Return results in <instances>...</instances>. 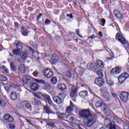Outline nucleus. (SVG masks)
<instances>
[{
	"label": "nucleus",
	"mask_w": 129,
	"mask_h": 129,
	"mask_svg": "<svg viewBox=\"0 0 129 129\" xmlns=\"http://www.w3.org/2000/svg\"><path fill=\"white\" fill-rule=\"evenodd\" d=\"M14 26H15V29H19V23L15 22Z\"/></svg>",
	"instance_id": "obj_49"
},
{
	"label": "nucleus",
	"mask_w": 129,
	"mask_h": 129,
	"mask_svg": "<svg viewBox=\"0 0 129 129\" xmlns=\"http://www.w3.org/2000/svg\"><path fill=\"white\" fill-rule=\"evenodd\" d=\"M4 120L9 122H13L14 121V117L12 116L10 114H6L3 117Z\"/></svg>",
	"instance_id": "obj_11"
},
{
	"label": "nucleus",
	"mask_w": 129,
	"mask_h": 129,
	"mask_svg": "<svg viewBox=\"0 0 129 129\" xmlns=\"http://www.w3.org/2000/svg\"><path fill=\"white\" fill-rule=\"evenodd\" d=\"M72 107L71 106H68L67 107V112H68L69 113H70V112H71V111H72Z\"/></svg>",
	"instance_id": "obj_43"
},
{
	"label": "nucleus",
	"mask_w": 129,
	"mask_h": 129,
	"mask_svg": "<svg viewBox=\"0 0 129 129\" xmlns=\"http://www.w3.org/2000/svg\"><path fill=\"white\" fill-rule=\"evenodd\" d=\"M76 33L77 34V35H78V36H79V37H80V38H82V36H81V35H80V34H79V29L76 30Z\"/></svg>",
	"instance_id": "obj_55"
},
{
	"label": "nucleus",
	"mask_w": 129,
	"mask_h": 129,
	"mask_svg": "<svg viewBox=\"0 0 129 129\" xmlns=\"http://www.w3.org/2000/svg\"><path fill=\"white\" fill-rule=\"evenodd\" d=\"M21 32L22 33V35L25 36H28L29 33V30L27 29H26L25 27H21Z\"/></svg>",
	"instance_id": "obj_20"
},
{
	"label": "nucleus",
	"mask_w": 129,
	"mask_h": 129,
	"mask_svg": "<svg viewBox=\"0 0 129 129\" xmlns=\"http://www.w3.org/2000/svg\"><path fill=\"white\" fill-rule=\"evenodd\" d=\"M79 114L84 119V124L88 127H91L96 122V117L94 115L91 114L88 109L81 110Z\"/></svg>",
	"instance_id": "obj_1"
},
{
	"label": "nucleus",
	"mask_w": 129,
	"mask_h": 129,
	"mask_svg": "<svg viewBox=\"0 0 129 129\" xmlns=\"http://www.w3.org/2000/svg\"><path fill=\"white\" fill-rule=\"evenodd\" d=\"M57 117L59 120H64V118L66 117V114L65 113H60L57 115Z\"/></svg>",
	"instance_id": "obj_26"
},
{
	"label": "nucleus",
	"mask_w": 129,
	"mask_h": 129,
	"mask_svg": "<svg viewBox=\"0 0 129 129\" xmlns=\"http://www.w3.org/2000/svg\"><path fill=\"white\" fill-rule=\"evenodd\" d=\"M25 106L26 108H27V109H29V110H32V105L30 104L29 102H26L25 103Z\"/></svg>",
	"instance_id": "obj_30"
},
{
	"label": "nucleus",
	"mask_w": 129,
	"mask_h": 129,
	"mask_svg": "<svg viewBox=\"0 0 129 129\" xmlns=\"http://www.w3.org/2000/svg\"><path fill=\"white\" fill-rule=\"evenodd\" d=\"M129 75L127 73H124L122 74L118 77V81L120 83H123L127 78H128Z\"/></svg>",
	"instance_id": "obj_5"
},
{
	"label": "nucleus",
	"mask_w": 129,
	"mask_h": 129,
	"mask_svg": "<svg viewBox=\"0 0 129 129\" xmlns=\"http://www.w3.org/2000/svg\"><path fill=\"white\" fill-rule=\"evenodd\" d=\"M21 53V50L19 49H13V55H18L20 54Z\"/></svg>",
	"instance_id": "obj_31"
},
{
	"label": "nucleus",
	"mask_w": 129,
	"mask_h": 129,
	"mask_svg": "<svg viewBox=\"0 0 129 129\" xmlns=\"http://www.w3.org/2000/svg\"><path fill=\"white\" fill-rule=\"evenodd\" d=\"M44 89H50L51 88V85L48 83H45Z\"/></svg>",
	"instance_id": "obj_40"
},
{
	"label": "nucleus",
	"mask_w": 129,
	"mask_h": 129,
	"mask_svg": "<svg viewBox=\"0 0 129 129\" xmlns=\"http://www.w3.org/2000/svg\"><path fill=\"white\" fill-rule=\"evenodd\" d=\"M18 70L21 73H26V66L23 63H21L18 67Z\"/></svg>",
	"instance_id": "obj_16"
},
{
	"label": "nucleus",
	"mask_w": 129,
	"mask_h": 129,
	"mask_svg": "<svg viewBox=\"0 0 129 129\" xmlns=\"http://www.w3.org/2000/svg\"><path fill=\"white\" fill-rule=\"evenodd\" d=\"M120 72H121V68L116 67L110 71V73L111 75H117V74H120Z\"/></svg>",
	"instance_id": "obj_7"
},
{
	"label": "nucleus",
	"mask_w": 129,
	"mask_h": 129,
	"mask_svg": "<svg viewBox=\"0 0 129 129\" xmlns=\"http://www.w3.org/2000/svg\"><path fill=\"white\" fill-rule=\"evenodd\" d=\"M70 105L71 107H74V104H73V103L71 101H70Z\"/></svg>",
	"instance_id": "obj_59"
},
{
	"label": "nucleus",
	"mask_w": 129,
	"mask_h": 129,
	"mask_svg": "<svg viewBox=\"0 0 129 129\" xmlns=\"http://www.w3.org/2000/svg\"><path fill=\"white\" fill-rule=\"evenodd\" d=\"M77 93H78V88L75 85H73L71 90L70 96L71 97H74L77 95Z\"/></svg>",
	"instance_id": "obj_6"
},
{
	"label": "nucleus",
	"mask_w": 129,
	"mask_h": 129,
	"mask_svg": "<svg viewBox=\"0 0 129 129\" xmlns=\"http://www.w3.org/2000/svg\"><path fill=\"white\" fill-rule=\"evenodd\" d=\"M69 120H72V121L74 120V117H70L69 118Z\"/></svg>",
	"instance_id": "obj_63"
},
{
	"label": "nucleus",
	"mask_w": 129,
	"mask_h": 129,
	"mask_svg": "<svg viewBox=\"0 0 129 129\" xmlns=\"http://www.w3.org/2000/svg\"><path fill=\"white\" fill-rule=\"evenodd\" d=\"M34 101L35 103V105H41V101L40 100H39L36 98H34Z\"/></svg>",
	"instance_id": "obj_38"
},
{
	"label": "nucleus",
	"mask_w": 129,
	"mask_h": 129,
	"mask_svg": "<svg viewBox=\"0 0 129 129\" xmlns=\"http://www.w3.org/2000/svg\"><path fill=\"white\" fill-rule=\"evenodd\" d=\"M113 14L115 17V18H116V19H118V20H122V19H123V17L122 16V14H121V13L118 11V10H115L113 11Z\"/></svg>",
	"instance_id": "obj_10"
},
{
	"label": "nucleus",
	"mask_w": 129,
	"mask_h": 129,
	"mask_svg": "<svg viewBox=\"0 0 129 129\" xmlns=\"http://www.w3.org/2000/svg\"><path fill=\"white\" fill-rule=\"evenodd\" d=\"M72 76V74H71V72H67L66 73V77H68L69 78H71Z\"/></svg>",
	"instance_id": "obj_42"
},
{
	"label": "nucleus",
	"mask_w": 129,
	"mask_h": 129,
	"mask_svg": "<svg viewBox=\"0 0 129 129\" xmlns=\"http://www.w3.org/2000/svg\"><path fill=\"white\" fill-rule=\"evenodd\" d=\"M18 62H19V63H21L22 62V59H21V58H18L17 59Z\"/></svg>",
	"instance_id": "obj_64"
},
{
	"label": "nucleus",
	"mask_w": 129,
	"mask_h": 129,
	"mask_svg": "<svg viewBox=\"0 0 129 129\" xmlns=\"http://www.w3.org/2000/svg\"><path fill=\"white\" fill-rule=\"evenodd\" d=\"M79 96L81 97H87L88 96V92L87 91H83L79 93Z\"/></svg>",
	"instance_id": "obj_23"
},
{
	"label": "nucleus",
	"mask_w": 129,
	"mask_h": 129,
	"mask_svg": "<svg viewBox=\"0 0 129 129\" xmlns=\"http://www.w3.org/2000/svg\"><path fill=\"white\" fill-rule=\"evenodd\" d=\"M46 125H48V127H50L52 128H55V127H56V125H55V123L52 121L47 122Z\"/></svg>",
	"instance_id": "obj_24"
},
{
	"label": "nucleus",
	"mask_w": 129,
	"mask_h": 129,
	"mask_svg": "<svg viewBox=\"0 0 129 129\" xmlns=\"http://www.w3.org/2000/svg\"><path fill=\"white\" fill-rule=\"evenodd\" d=\"M90 68L92 70V71H96L97 70H99V68L97 63L96 62H92L90 65Z\"/></svg>",
	"instance_id": "obj_14"
},
{
	"label": "nucleus",
	"mask_w": 129,
	"mask_h": 129,
	"mask_svg": "<svg viewBox=\"0 0 129 129\" xmlns=\"http://www.w3.org/2000/svg\"><path fill=\"white\" fill-rule=\"evenodd\" d=\"M29 50L32 52V54H34V53H35V51H34V49L32 47H29Z\"/></svg>",
	"instance_id": "obj_58"
},
{
	"label": "nucleus",
	"mask_w": 129,
	"mask_h": 129,
	"mask_svg": "<svg viewBox=\"0 0 129 129\" xmlns=\"http://www.w3.org/2000/svg\"><path fill=\"white\" fill-rule=\"evenodd\" d=\"M34 80L36 82H37L38 83H40V84H45V82L44 80H38L37 79H35Z\"/></svg>",
	"instance_id": "obj_37"
},
{
	"label": "nucleus",
	"mask_w": 129,
	"mask_h": 129,
	"mask_svg": "<svg viewBox=\"0 0 129 129\" xmlns=\"http://www.w3.org/2000/svg\"><path fill=\"white\" fill-rule=\"evenodd\" d=\"M51 23V21L49 20V19H47L45 20V25H49Z\"/></svg>",
	"instance_id": "obj_48"
},
{
	"label": "nucleus",
	"mask_w": 129,
	"mask_h": 129,
	"mask_svg": "<svg viewBox=\"0 0 129 129\" xmlns=\"http://www.w3.org/2000/svg\"><path fill=\"white\" fill-rule=\"evenodd\" d=\"M33 75L34 76V77H37L38 75H39V73L35 71L33 72Z\"/></svg>",
	"instance_id": "obj_47"
},
{
	"label": "nucleus",
	"mask_w": 129,
	"mask_h": 129,
	"mask_svg": "<svg viewBox=\"0 0 129 129\" xmlns=\"http://www.w3.org/2000/svg\"><path fill=\"white\" fill-rule=\"evenodd\" d=\"M20 57L24 61H26V59L28 58V54L26 52H21L20 53Z\"/></svg>",
	"instance_id": "obj_27"
},
{
	"label": "nucleus",
	"mask_w": 129,
	"mask_h": 129,
	"mask_svg": "<svg viewBox=\"0 0 129 129\" xmlns=\"http://www.w3.org/2000/svg\"><path fill=\"white\" fill-rule=\"evenodd\" d=\"M43 73L47 79L51 78V77H52V76L54 75V73L53 72V71L50 70L49 69H46L44 70L43 71Z\"/></svg>",
	"instance_id": "obj_3"
},
{
	"label": "nucleus",
	"mask_w": 129,
	"mask_h": 129,
	"mask_svg": "<svg viewBox=\"0 0 129 129\" xmlns=\"http://www.w3.org/2000/svg\"><path fill=\"white\" fill-rule=\"evenodd\" d=\"M115 39L120 42L122 45H125V38L121 36L119 33L116 34Z\"/></svg>",
	"instance_id": "obj_8"
},
{
	"label": "nucleus",
	"mask_w": 129,
	"mask_h": 129,
	"mask_svg": "<svg viewBox=\"0 0 129 129\" xmlns=\"http://www.w3.org/2000/svg\"><path fill=\"white\" fill-rule=\"evenodd\" d=\"M97 75L100 76V77H102L103 76V74L101 72V69H99V70L96 71Z\"/></svg>",
	"instance_id": "obj_34"
},
{
	"label": "nucleus",
	"mask_w": 129,
	"mask_h": 129,
	"mask_svg": "<svg viewBox=\"0 0 129 129\" xmlns=\"http://www.w3.org/2000/svg\"><path fill=\"white\" fill-rule=\"evenodd\" d=\"M6 105H7V102H6V101L1 99L0 100V106H1L2 107H5Z\"/></svg>",
	"instance_id": "obj_33"
},
{
	"label": "nucleus",
	"mask_w": 129,
	"mask_h": 129,
	"mask_svg": "<svg viewBox=\"0 0 129 129\" xmlns=\"http://www.w3.org/2000/svg\"><path fill=\"white\" fill-rule=\"evenodd\" d=\"M113 121V122H115V123H116V122H118V120H117L116 118H114L112 120Z\"/></svg>",
	"instance_id": "obj_57"
},
{
	"label": "nucleus",
	"mask_w": 129,
	"mask_h": 129,
	"mask_svg": "<svg viewBox=\"0 0 129 129\" xmlns=\"http://www.w3.org/2000/svg\"><path fill=\"white\" fill-rule=\"evenodd\" d=\"M104 101H109V97H105L103 99Z\"/></svg>",
	"instance_id": "obj_51"
},
{
	"label": "nucleus",
	"mask_w": 129,
	"mask_h": 129,
	"mask_svg": "<svg viewBox=\"0 0 129 129\" xmlns=\"http://www.w3.org/2000/svg\"><path fill=\"white\" fill-rule=\"evenodd\" d=\"M2 69H3L4 71L6 72V73H9V70L6 67V66H3L2 67Z\"/></svg>",
	"instance_id": "obj_45"
},
{
	"label": "nucleus",
	"mask_w": 129,
	"mask_h": 129,
	"mask_svg": "<svg viewBox=\"0 0 129 129\" xmlns=\"http://www.w3.org/2000/svg\"><path fill=\"white\" fill-rule=\"evenodd\" d=\"M69 124H70L72 126H75V124L74 122H70Z\"/></svg>",
	"instance_id": "obj_60"
},
{
	"label": "nucleus",
	"mask_w": 129,
	"mask_h": 129,
	"mask_svg": "<svg viewBox=\"0 0 129 129\" xmlns=\"http://www.w3.org/2000/svg\"><path fill=\"white\" fill-rule=\"evenodd\" d=\"M97 64L99 67V69L100 68H103L104 67V65L103 64V62L100 60H98L97 61Z\"/></svg>",
	"instance_id": "obj_29"
},
{
	"label": "nucleus",
	"mask_w": 129,
	"mask_h": 129,
	"mask_svg": "<svg viewBox=\"0 0 129 129\" xmlns=\"http://www.w3.org/2000/svg\"><path fill=\"white\" fill-rule=\"evenodd\" d=\"M109 125V129H116V126L111 123L108 124Z\"/></svg>",
	"instance_id": "obj_41"
},
{
	"label": "nucleus",
	"mask_w": 129,
	"mask_h": 129,
	"mask_svg": "<svg viewBox=\"0 0 129 129\" xmlns=\"http://www.w3.org/2000/svg\"><path fill=\"white\" fill-rule=\"evenodd\" d=\"M10 98L12 100H16L17 98H18V95L17 93L15 91H12L11 93Z\"/></svg>",
	"instance_id": "obj_21"
},
{
	"label": "nucleus",
	"mask_w": 129,
	"mask_h": 129,
	"mask_svg": "<svg viewBox=\"0 0 129 129\" xmlns=\"http://www.w3.org/2000/svg\"><path fill=\"white\" fill-rule=\"evenodd\" d=\"M43 16V14L40 13V14H39V15H38V16H37V21H39V19H40V18H41V16Z\"/></svg>",
	"instance_id": "obj_56"
},
{
	"label": "nucleus",
	"mask_w": 129,
	"mask_h": 129,
	"mask_svg": "<svg viewBox=\"0 0 129 129\" xmlns=\"http://www.w3.org/2000/svg\"><path fill=\"white\" fill-rule=\"evenodd\" d=\"M9 126L10 128H12V129L16 128V126L12 123L9 124Z\"/></svg>",
	"instance_id": "obj_46"
},
{
	"label": "nucleus",
	"mask_w": 129,
	"mask_h": 129,
	"mask_svg": "<svg viewBox=\"0 0 129 129\" xmlns=\"http://www.w3.org/2000/svg\"><path fill=\"white\" fill-rule=\"evenodd\" d=\"M10 68L12 72H16L17 71V67H16L15 63L13 61L10 63Z\"/></svg>",
	"instance_id": "obj_22"
},
{
	"label": "nucleus",
	"mask_w": 129,
	"mask_h": 129,
	"mask_svg": "<svg viewBox=\"0 0 129 129\" xmlns=\"http://www.w3.org/2000/svg\"><path fill=\"white\" fill-rule=\"evenodd\" d=\"M14 45H16L17 46V49L20 50V51L23 49V45L20 42H18L17 43L15 42Z\"/></svg>",
	"instance_id": "obj_28"
},
{
	"label": "nucleus",
	"mask_w": 129,
	"mask_h": 129,
	"mask_svg": "<svg viewBox=\"0 0 129 129\" xmlns=\"http://www.w3.org/2000/svg\"><path fill=\"white\" fill-rule=\"evenodd\" d=\"M53 100L57 104H61L63 101V100H62L60 97L57 96H54L53 97Z\"/></svg>",
	"instance_id": "obj_17"
},
{
	"label": "nucleus",
	"mask_w": 129,
	"mask_h": 129,
	"mask_svg": "<svg viewBox=\"0 0 129 129\" xmlns=\"http://www.w3.org/2000/svg\"><path fill=\"white\" fill-rule=\"evenodd\" d=\"M94 83L96 85H98L99 87H101V86H103V85H104V79L102 77H98L95 80Z\"/></svg>",
	"instance_id": "obj_4"
},
{
	"label": "nucleus",
	"mask_w": 129,
	"mask_h": 129,
	"mask_svg": "<svg viewBox=\"0 0 129 129\" xmlns=\"http://www.w3.org/2000/svg\"><path fill=\"white\" fill-rule=\"evenodd\" d=\"M30 87L33 91H37L39 89V85L36 83L31 84Z\"/></svg>",
	"instance_id": "obj_19"
},
{
	"label": "nucleus",
	"mask_w": 129,
	"mask_h": 129,
	"mask_svg": "<svg viewBox=\"0 0 129 129\" xmlns=\"http://www.w3.org/2000/svg\"><path fill=\"white\" fill-rule=\"evenodd\" d=\"M26 121H27V122H28V124H32V122H31V121H30V120L26 119Z\"/></svg>",
	"instance_id": "obj_61"
},
{
	"label": "nucleus",
	"mask_w": 129,
	"mask_h": 129,
	"mask_svg": "<svg viewBox=\"0 0 129 129\" xmlns=\"http://www.w3.org/2000/svg\"><path fill=\"white\" fill-rule=\"evenodd\" d=\"M19 87V85L15 84V83H11L9 85H7L5 87V88L6 91L8 92L10 91V89L11 88H18Z\"/></svg>",
	"instance_id": "obj_12"
},
{
	"label": "nucleus",
	"mask_w": 129,
	"mask_h": 129,
	"mask_svg": "<svg viewBox=\"0 0 129 129\" xmlns=\"http://www.w3.org/2000/svg\"><path fill=\"white\" fill-rule=\"evenodd\" d=\"M23 78L24 80H26L27 81H30V79L29 76L25 75L23 76Z\"/></svg>",
	"instance_id": "obj_44"
},
{
	"label": "nucleus",
	"mask_w": 129,
	"mask_h": 129,
	"mask_svg": "<svg viewBox=\"0 0 129 129\" xmlns=\"http://www.w3.org/2000/svg\"><path fill=\"white\" fill-rule=\"evenodd\" d=\"M105 22H106L105 19H102L101 20V23H102V27H104V25H105Z\"/></svg>",
	"instance_id": "obj_50"
},
{
	"label": "nucleus",
	"mask_w": 129,
	"mask_h": 129,
	"mask_svg": "<svg viewBox=\"0 0 129 129\" xmlns=\"http://www.w3.org/2000/svg\"><path fill=\"white\" fill-rule=\"evenodd\" d=\"M98 35L100 37H102V33L101 32H99Z\"/></svg>",
	"instance_id": "obj_62"
},
{
	"label": "nucleus",
	"mask_w": 129,
	"mask_h": 129,
	"mask_svg": "<svg viewBox=\"0 0 129 129\" xmlns=\"http://www.w3.org/2000/svg\"><path fill=\"white\" fill-rule=\"evenodd\" d=\"M67 17H69L70 19H73V15H72V14H67Z\"/></svg>",
	"instance_id": "obj_54"
},
{
	"label": "nucleus",
	"mask_w": 129,
	"mask_h": 129,
	"mask_svg": "<svg viewBox=\"0 0 129 129\" xmlns=\"http://www.w3.org/2000/svg\"><path fill=\"white\" fill-rule=\"evenodd\" d=\"M102 103H103L101 101H97L96 103V104H95L96 107L97 108H99V107L100 108L101 107V105H102Z\"/></svg>",
	"instance_id": "obj_36"
},
{
	"label": "nucleus",
	"mask_w": 129,
	"mask_h": 129,
	"mask_svg": "<svg viewBox=\"0 0 129 129\" xmlns=\"http://www.w3.org/2000/svg\"><path fill=\"white\" fill-rule=\"evenodd\" d=\"M44 111L45 113H47V114H49L50 113L55 114V112L52 111L51 109H50V107L48 106H44Z\"/></svg>",
	"instance_id": "obj_15"
},
{
	"label": "nucleus",
	"mask_w": 129,
	"mask_h": 129,
	"mask_svg": "<svg viewBox=\"0 0 129 129\" xmlns=\"http://www.w3.org/2000/svg\"><path fill=\"white\" fill-rule=\"evenodd\" d=\"M66 85L64 84H59L58 85V88L59 89V90H61V91H64L65 89H66Z\"/></svg>",
	"instance_id": "obj_25"
},
{
	"label": "nucleus",
	"mask_w": 129,
	"mask_h": 129,
	"mask_svg": "<svg viewBox=\"0 0 129 129\" xmlns=\"http://www.w3.org/2000/svg\"><path fill=\"white\" fill-rule=\"evenodd\" d=\"M59 60V56L57 54L53 53L51 55V59L50 60V63L51 64H55L58 62Z\"/></svg>",
	"instance_id": "obj_9"
},
{
	"label": "nucleus",
	"mask_w": 129,
	"mask_h": 129,
	"mask_svg": "<svg viewBox=\"0 0 129 129\" xmlns=\"http://www.w3.org/2000/svg\"><path fill=\"white\" fill-rule=\"evenodd\" d=\"M41 96L45 99L46 101H47L48 104H52V100H51V98L49 95H47V94H40Z\"/></svg>",
	"instance_id": "obj_13"
},
{
	"label": "nucleus",
	"mask_w": 129,
	"mask_h": 129,
	"mask_svg": "<svg viewBox=\"0 0 129 129\" xmlns=\"http://www.w3.org/2000/svg\"><path fill=\"white\" fill-rule=\"evenodd\" d=\"M50 82L52 84H56L57 83V78L56 77H53L51 79Z\"/></svg>",
	"instance_id": "obj_32"
},
{
	"label": "nucleus",
	"mask_w": 129,
	"mask_h": 129,
	"mask_svg": "<svg viewBox=\"0 0 129 129\" xmlns=\"http://www.w3.org/2000/svg\"><path fill=\"white\" fill-rule=\"evenodd\" d=\"M34 96H35V97H36L37 98H38V99H41V97H40L39 95H38V94L36 93L34 94Z\"/></svg>",
	"instance_id": "obj_53"
},
{
	"label": "nucleus",
	"mask_w": 129,
	"mask_h": 129,
	"mask_svg": "<svg viewBox=\"0 0 129 129\" xmlns=\"http://www.w3.org/2000/svg\"><path fill=\"white\" fill-rule=\"evenodd\" d=\"M106 82L109 86H113L114 85V83L111 80H107Z\"/></svg>",
	"instance_id": "obj_35"
},
{
	"label": "nucleus",
	"mask_w": 129,
	"mask_h": 129,
	"mask_svg": "<svg viewBox=\"0 0 129 129\" xmlns=\"http://www.w3.org/2000/svg\"><path fill=\"white\" fill-rule=\"evenodd\" d=\"M0 80L1 81H7V80H8V78L5 76H1Z\"/></svg>",
	"instance_id": "obj_39"
},
{
	"label": "nucleus",
	"mask_w": 129,
	"mask_h": 129,
	"mask_svg": "<svg viewBox=\"0 0 129 129\" xmlns=\"http://www.w3.org/2000/svg\"><path fill=\"white\" fill-rule=\"evenodd\" d=\"M129 93L125 91L122 92L119 95L120 99L122 102H126L128 100Z\"/></svg>",
	"instance_id": "obj_2"
},
{
	"label": "nucleus",
	"mask_w": 129,
	"mask_h": 129,
	"mask_svg": "<svg viewBox=\"0 0 129 129\" xmlns=\"http://www.w3.org/2000/svg\"><path fill=\"white\" fill-rule=\"evenodd\" d=\"M95 38H96V37L95 36V35H93L92 36H89L88 37V39H95Z\"/></svg>",
	"instance_id": "obj_52"
},
{
	"label": "nucleus",
	"mask_w": 129,
	"mask_h": 129,
	"mask_svg": "<svg viewBox=\"0 0 129 129\" xmlns=\"http://www.w3.org/2000/svg\"><path fill=\"white\" fill-rule=\"evenodd\" d=\"M100 108H101V109L104 110V111H109V110H110L108 105L104 103H102Z\"/></svg>",
	"instance_id": "obj_18"
}]
</instances>
